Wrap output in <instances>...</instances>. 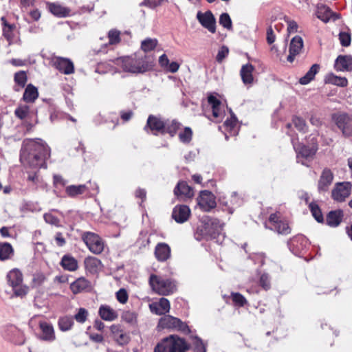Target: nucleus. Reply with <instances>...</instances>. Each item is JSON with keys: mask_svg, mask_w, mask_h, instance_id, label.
<instances>
[{"mask_svg": "<svg viewBox=\"0 0 352 352\" xmlns=\"http://www.w3.org/2000/svg\"><path fill=\"white\" fill-rule=\"evenodd\" d=\"M49 11L54 16L60 18L67 17L70 15L71 10L56 3H48Z\"/></svg>", "mask_w": 352, "mask_h": 352, "instance_id": "cd10ccee", "label": "nucleus"}, {"mask_svg": "<svg viewBox=\"0 0 352 352\" xmlns=\"http://www.w3.org/2000/svg\"><path fill=\"white\" fill-rule=\"evenodd\" d=\"M292 142L294 148L297 153L298 162H300V157H312L318 150L317 141L314 138H312L311 140V146L301 145L294 138L292 139ZM301 164H305L303 162H301Z\"/></svg>", "mask_w": 352, "mask_h": 352, "instance_id": "6e6552de", "label": "nucleus"}, {"mask_svg": "<svg viewBox=\"0 0 352 352\" xmlns=\"http://www.w3.org/2000/svg\"><path fill=\"white\" fill-rule=\"evenodd\" d=\"M180 126L181 124L175 120H173L170 123L165 122V129L163 131V134L168 133L171 137H173Z\"/></svg>", "mask_w": 352, "mask_h": 352, "instance_id": "a19ab883", "label": "nucleus"}, {"mask_svg": "<svg viewBox=\"0 0 352 352\" xmlns=\"http://www.w3.org/2000/svg\"><path fill=\"white\" fill-rule=\"evenodd\" d=\"M334 67L337 71L340 72L351 71L352 57L348 55H340L338 56L335 62Z\"/></svg>", "mask_w": 352, "mask_h": 352, "instance_id": "393cba45", "label": "nucleus"}, {"mask_svg": "<svg viewBox=\"0 0 352 352\" xmlns=\"http://www.w3.org/2000/svg\"><path fill=\"white\" fill-rule=\"evenodd\" d=\"M50 156L49 146L42 140H25L21 149L20 160L25 166L47 168L46 160Z\"/></svg>", "mask_w": 352, "mask_h": 352, "instance_id": "f257e3e1", "label": "nucleus"}, {"mask_svg": "<svg viewBox=\"0 0 352 352\" xmlns=\"http://www.w3.org/2000/svg\"><path fill=\"white\" fill-rule=\"evenodd\" d=\"M194 352H206V346L202 340L197 338L194 342Z\"/></svg>", "mask_w": 352, "mask_h": 352, "instance_id": "0e129e2a", "label": "nucleus"}, {"mask_svg": "<svg viewBox=\"0 0 352 352\" xmlns=\"http://www.w3.org/2000/svg\"><path fill=\"white\" fill-rule=\"evenodd\" d=\"M100 263V261L96 258H89L85 260V265L87 267H96Z\"/></svg>", "mask_w": 352, "mask_h": 352, "instance_id": "774afa93", "label": "nucleus"}, {"mask_svg": "<svg viewBox=\"0 0 352 352\" xmlns=\"http://www.w3.org/2000/svg\"><path fill=\"white\" fill-rule=\"evenodd\" d=\"M14 254L12 245L6 242L0 243V260L5 261L11 258Z\"/></svg>", "mask_w": 352, "mask_h": 352, "instance_id": "4c0bfd02", "label": "nucleus"}, {"mask_svg": "<svg viewBox=\"0 0 352 352\" xmlns=\"http://www.w3.org/2000/svg\"><path fill=\"white\" fill-rule=\"evenodd\" d=\"M116 65L120 66L126 72L142 74L150 70L152 61L146 54H135L131 56L120 57L116 60Z\"/></svg>", "mask_w": 352, "mask_h": 352, "instance_id": "f03ea898", "label": "nucleus"}, {"mask_svg": "<svg viewBox=\"0 0 352 352\" xmlns=\"http://www.w3.org/2000/svg\"><path fill=\"white\" fill-rule=\"evenodd\" d=\"M38 97V91L37 88L32 84H29L23 93V100L26 102H34Z\"/></svg>", "mask_w": 352, "mask_h": 352, "instance_id": "72a5a7b5", "label": "nucleus"}, {"mask_svg": "<svg viewBox=\"0 0 352 352\" xmlns=\"http://www.w3.org/2000/svg\"><path fill=\"white\" fill-rule=\"evenodd\" d=\"M260 285L265 290L270 288V280L267 274H263L260 277Z\"/></svg>", "mask_w": 352, "mask_h": 352, "instance_id": "680f3d73", "label": "nucleus"}, {"mask_svg": "<svg viewBox=\"0 0 352 352\" xmlns=\"http://www.w3.org/2000/svg\"><path fill=\"white\" fill-rule=\"evenodd\" d=\"M223 223L218 219L206 217L201 224L197 228L195 237L197 241L203 239H215L221 234Z\"/></svg>", "mask_w": 352, "mask_h": 352, "instance_id": "7ed1b4c3", "label": "nucleus"}, {"mask_svg": "<svg viewBox=\"0 0 352 352\" xmlns=\"http://www.w3.org/2000/svg\"><path fill=\"white\" fill-rule=\"evenodd\" d=\"M8 285L12 287L13 296L23 298L28 293L29 287L23 283V275L20 270L14 268L6 275Z\"/></svg>", "mask_w": 352, "mask_h": 352, "instance_id": "20e7f679", "label": "nucleus"}, {"mask_svg": "<svg viewBox=\"0 0 352 352\" xmlns=\"http://www.w3.org/2000/svg\"><path fill=\"white\" fill-rule=\"evenodd\" d=\"M82 239L89 250L95 254H100L104 250V243L101 238L93 232H85Z\"/></svg>", "mask_w": 352, "mask_h": 352, "instance_id": "1a4fd4ad", "label": "nucleus"}, {"mask_svg": "<svg viewBox=\"0 0 352 352\" xmlns=\"http://www.w3.org/2000/svg\"><path fill=\"white\" fill-rule=\"evenodd\" d=\"M28 181L31 182L32 184L30 185V187L34 190H37L38 184L40 182V178L36 172L30 173L28 176Z\"/></svg>", "mask_w": 352, "mask_h": 352, "instance_id": "603ef678", "label": "nucleus"}, {"mask_svg": "<svg viewBox=\"0 0 352 352\" xmlns=\"http://www.w3.org/2000/svg\"><path fill=\"white\" fill-rule=\"evenodd\" d=\"M88 311L85 308H80L74 316V319L79 323H84L87 318Z\"/></svg>", "mask_w": 352, "mask_h": 352, "instance_id": "13d9d810", "label": "nucleus"}, {"mask_svg": "<svg viewBox=\"0 0 352 352\" xmlns=\"http://www.w3.org/2000/svg\"><path fill=\"white\" fill-rule=\"evenodd\" d=\"M1 338L14 345L21 346L25 342V336L23 331L12 324H5L0 328Z\"/></svg>", "mask_w": 352, "mask_h": 352, "instance_id": "39448f33", "label": "nucleus"}, {"mask_svg": "<svg viewBox=\"0 0 352 352\" xmlns=\"http://www.w3.org/2000/svg\"><path fill=\"white\" fill-rule=\"evenodd\" d=\"M316 14L319 19L325 23L328 22L332 17H334V20L338 18V16H336L333 13L329 7L323 4L318 5Z\"/></svg>", "mask_w": 352, "mask_h": 352, "instance_id": "c85d7f7f", "label": "nucleus"}, {"mask_svg": "<svg viewBox=\"0 0 352 352\" xmlns=\"http://www.w3.org/2000/svg\"><path fill=\"white\" fill-rule=\"evenodd\" d=\"M293 124L295 127L300 132L305 133L307 131V125L305 121L299 118L295 117L292 120Z\"/></svg>", "mask_w": 352, "mask_h": 352, "instance_id": "5fc2aeb1", "label": "nucleus"}, {"mask_svg": "<svg viewBox=\"0 0 352 352\" xmlns=\"http://www.w3.org/2000/svg\"><path fill=\"white\" fill-rule=\"evenodd\" d=\"M109 43L111 45L116 44L120 42V32L117 30H110L108 34Z\"/></svg>", "mask_w": 352, "mask_h": 352, "instance_id": "bf43d9fd", "label": "nucleus"}, {"mask_svg": "<svg viewBox=\"0 0 352 352\" xmlns=\"http://www.w3.org/2000/svg\"><path fill=\"white\" fill-rule=\"evenodd\" d=\"M158 327L181 331L184 333H189L190 331L186 323L170 315H165L161 318L158 322Z\"/></svg>", "mask_w": 352, "mask_h": 352, "instance_id": "0eeeda50", "label": "nucleus"}, {"mask_svg": "<svg viewBox=\"0 0 352 352\" xmlns=\"http://www.w3.org/2000/svg\"><path fill=\"white\" fill-rule=\"evenodd\" d=\"M30 107L28 105H19L14 111V115L20 120L25 119L29 114Z\"/></svg>", "mask_w": 352, "mask_h": 352, "instance_id": "c03bdc74", "label": "nucleus"}, {"mask_svg": "<svg viewBox=\"0 0 352 352\" xmlns=\"http://www.w3.org/2000/svg\"><path fill=\"white\" fill-rule=\"evenodd\" d=\"M226 300L227 302H231L234 307H242V295L239 293L232 292L230 296Z\"/></svg>", "mask_w": 352, "mask_h": 352, "instance_id": "37998d69", "label": "nucleus"}, {"mask_svg": "<svg viewBox=\"0 0 352 352\" xmlns=\"http://www.w3.org/2000/svg\"><path fill=\"white\" fill-rule=\"evenodd\" d=\"M86 189L87 186L85 185H70L66 187L65 192L68 196L74 197L82 195Z\"/></svg>", "mask_w": 352, "mask_h": 352, "instance_id": "58836bf2", "label": "nucleus"}, {"mask_svg": "<svg viewBox=\"0 0 352 352\" xmlns=\"http://www.w3.org/2000/svg\"><path fill=\"white\" fill-rule=\"evenodd\" d=\"M190 215V210L188 206L186 205H177L173 210L172 217L179 223H183L188 221Z\"/></svg>", "mask_w": 352, "mask_h": 352, "instance_id": "dca6fc26", "label": "nucleus"}, {"mask_svg": "<svg viewBox=\"0 0 352 352\" xmlns=\"http://www.w3.org/2000/svg\"><path fill=\"white\" fill-rule=\"evenodd\" d=\"M174 194L177 197L191 198L194 196L193 189L185 182H179L174 189Z\"/></svg>", "mask_w": 352, "mask_h": 352, "instance_id": "5701e85b", "label": "nucleus"}, {"mask_svg": "<svg viewBox=\"0 0 352 352\" xmlns=\"http://www.w3.org/2000/svg\"><path fill=\"white\" fill-rule=\"evenodd\" d=\"M219 24L224 28L230 30L232 28V20L228 13H222L219 16Z\"/></svg>", "mask_w": 352, "mask_h": 352, "instance_id": "de8ad7c7", "label": "nucleus"}, {"mask_svg": "<svg viewBox=\"0 0 352 352\" xmlns=\"http://www.w3.org/2000/svg\"><path fill=\"white\" fill-rule=\"evenodd\" d=\"M325 83L337 85L341 87H345L348 85V80L344 77L337 76L333 74H329L325 76Z\"/></svg>", "mask_w": 352, "mask_h": 352, "instance_id": "f704fd0d", "label": "nucleus"}, {"mask_svg": "<svg viewBox=\"0 0 352 352\" xmlns=\"http://www.w3.org/2000/svg\"><path fill=\"white\" fill-rule=\"evenodd\" d=\"M237 122V118L232 113H231L230 118L227 119L225 121V126L228 130L230 131L231 134H235L236 130L235 127Z\"/></svg>", "mask_w": 352, "mask_h": 352, "instance_id": "09e8293b", "label": "nucleus"}, {"mask_svg": "<svg viewBox=\"0 0 352 352\" xmlns=\"http://www.w3.org/2000/svg\"><path fill=\"white\" fill-rule=\"evenodd\" d=\"M27 75L24 71H20L14 74V82L21 87H24L27 82Z\"/></svg>", "mask_w": 352, "mask_h": 352, "instance_id": "8fccbe9b", "label": "nucleus"}, {"mask_svg": "<svg viewBox=\"0 0 352 352\" xmlns=\"http://www.w3.org/2000/svg\"><path fill=\"white\" fill-rule=\"evenodd\" d=\"M39 327L41 330L40 339L44 341L53 342L56 339L53 326L45 321L39 322Z\"/></svg>", "mask_w": 352, "mask_h": 352, "instance_id": "4be33fe9", "label": "nucleus"}, {"mask_svg": "<svg viewBox=\"0 0 352 352\" xmlns=\"http://www.w3.org/2000/svg\"><path fill=\"white\" fill-rule=\"evenodd\" d=\"M114 339L120 345L125 344L129 341V336L126 333L123 332V331H121L120 333L118 334V337H116Z\"/></svg>", "mask_w": 352, "mask_h": 352, "instance_id": "69168bd1", "label": "nucleus"}, {"mask_svg": "<svg viewBox=\"0 0 352 352\" xmlns=\"http://www.w3.org/2000/svg\"><path fill=\"white\" fill-rule=\"evenodd\" d=\"M54 185L57 186L58 185L64 186L67 184V181H65L61 175H54Z\"/></svg>", "mask_w": 352, "mask_h": 352, "instance_id": "338daca9", "label": "nucleus"}, {"mask_svg": "<svg viewBox=\"0 0 352 352\" xmlns=\"http://www.w3.org/2000/svg\"><path fill=\"white\" fill-rule=\"evenodd\" d=\"M197 19L210 32L214 33L216 32V19L210 10L205 12L199 11L197 14Z\"/></svg>", "mask_w": 352, "mask_h": 352, "instance_id": "f8f14e48", "label": "nucleus"}, {"mask_svg": "<svg viewBox=\"0 0 352 352\" xmlns=\"http://www.w3.org/2000/svg\"><path fill=\"white\" fill-rule=\"evenodd\" d=\"M192 131L190 127H185L184 131L179 134V138L183 143H189L192 140Z\"/></svg>", "mask_w": 352, "mask_h": 352, "instance_id": "3c124183", "label": "nucleus"}, {"mask_svg": "<svg viewBox=\"0 0 352 352\" xmlns=\"http://www.w3.org/2000/svg\"><path fill=\"white\" fill-rule=\"evenodd\" d=\"M166 342L165 338H164L155 346L154 352H168V347Z\"/></svg>", "mask_w": 352, "mask_h": 352, "instance_id": "e2e57ef3", "label": "nucleus"}, {"mask_svg": "<svg viewBox=\"0 0 352 352\" xmlns=\"http://www.w3.org/2000/svg\"><path fill=\"white\" fill-rule=\"evenodd\" d=\"M303 47L302 38L299 36H294L289 45V54L287 56V60L292 63L296 55L300 54Z\"/></svg>", "mask_w": 352, "mask_h": 352, "instance_id": "f3484780", "label": "nucleus"}, {"mask_svg": "<svg viewBox=\"0 0 352 352\" xmlns=\"http://www.w3.org/2000/svg\"><path fill=\"white\" fill-rule=\"evenodd\" d=\"M254 80V67L249 63L243 65V84L251 85Z\"/></svg>", "mask_w": 352, "mask_h": 352, "instance_id": "473e14b6", "label": "nucleus"}, {"mask_svg": "<svg viewBox=\"0 0 352 352\" xmlns=\"http://www.w3.org/2000/svg\"><path fill=\"white\" fill-rule=\"evenodd\" d=\"M333 179V175L331 170L325 168L323 170L318 184V189L320 192L328 190L329 186Z\"/></svg>", "mask_w": 352, "mask_h": 352, "instance_id": "a211bd4d", "label": "nucleus"}, {"mask_svg": "<svg viewBox=\"0 0 352 352\" xmlns=\"http://www.w3.org/2000/svg\"><path fill=\"white\" fill-rule=\"evenodd\" d=\"M117 300L122 304H124L128 300V294L124 289H120L116 292Z\"/></svg>", "mask_w": 352, "mask_h": 352, "instance_id": "052dcab7", "label": "nucleus"}, {"mask_svg": "<svg viewBox=\"0 0 352 352\" xmlns=\"http://www.w3.org/2000/svg\"><path fill=\"white\" fill-rule=\"evenodd\" d=\"M98 314L101 318L106 321H113L118 318L117 312L108 305H101Z\"/></svg>", "mask_w": 352, "mask_h": 352, "instance_id": "7c9ffc66", "label": "nucleus"}, {"mask_svg": "<svg viewBox=\"0 0 352 352\" xmlns=\"http://www.w3.org/2000/svg\"><path fill=\"white\" fill-rule=\"evenodd\" d=\"M148 129L154 135H157L159 133L163 134L165 129V122L160 118L150 115L147 119L146 125L144 126V130L147 131Z\"/></svg>", "mask_w": 352, "mask_h": 352, "instance_id": "2eb2a0df", "label": "nucleus"}, {"mask_svg": "<svg viewBox=\"0 0 352 352\" xmlns=\"http://www.w3.org/2000/svg\"><path fill=\"white\" fill-rule=\"evenodd\" d=\"M168 347V352H186L189 348V344L183 338L177 336H170L165 338Z\"/></svg>", "mask_w": 352, "mask_h": 352, "instance_id": "9b49d317", "label": "nucleus"}, {"mask_svg": "<svg viewBox=\"0 0 352 352\" xmlns=\"http://www.w3.org/2000/svg\"><path fill=\"white\" fill-rule=\"evenodd\" d=\"M121 318L122 320L131 324H135L137 322L136 314L131 311H124L122 314Z\"/></svg>", "mask_w": 352, "mask_h": 352, "instance_id": "49530a36", "label": "nucleus"}, {"mask_svg": "<svg viewBox=\"0 0 352 352\" xmlns=\"http://www.w3.org/2000/svg\"><path fill=\"white\" fill-rule=\"evenodd\" d=\"M91 287L90 281L84 277L77 278L70 285V289L74 294L89 291Z\"/></svg>", "mask_w": 352, "mask_h": 352, "instance_id": "412c9836", "label": "nucleus"}, {"mask_svg": "<svg viewBox=\"0 0 352 352\" xmlns=\"http://www.w3.org/2000/svg\"><path fill=\"white\" fill-rule=\"evenodd\" d=\"M319 70L320 65L318 64H314L305 75L299 79V82L301 85L309 84L314 79L316 74L318 73Z\"/></svg>", "mask_w": 352, "mask_h": 352, "instance_id": "c9c22d12", "label": "nucleus"}, {"mask_svg": "<svg viewBox=\"0 0 352 352\" xmlns=\"http://www.w3.org/2000/svg\"><path fill=\"white\" fill-rule=\"evenodd\" d=\"M208 102L212 109L213 117L217 120V121L221 120L224 116V111L221 108V102L212 95L208 97Z\"/></svg>", "mask_w": 352, "mask_h": 352, "instance_id": "aec40b11", "label": "nucleus"}, {"mask_svg": "<svg viewBox=\"0 0 352 352\" xmlns=\"http://www.w3.org/2000/svg\"><path fill=\"white\" fill-rule=\"evenodd\" d=\"M351 190V184L350 182L338 183L332 190L331 197L336 201H344L349 196Z\"/></svg>", "mask_w": 352, "mask_h": 352, "instance_id": "ddd939ff", "label": "nucleus"}, {"mask_svg": "<svg viewBox=\"0 0 352 352\" xmlns=\"http://www.w3.org/2000/svg\"><path fill=\"white\" fill-rule=\"evenodd\" d=\"M61 266L66 270L74 272L78 268L77 261L70 255L63 256L60 262Z\"/></svg>", "mask_w": 352, "mask_h": 352, "instance_id": "e433bc0d", "label": "nucleus"}, {"mask_svg": "<svg viewBox=\"0 0 352 352\" xmlns=\"http://www.w3.org/2000/svg\"><path fill=\"white\" fill-rule=\"evenodd\" d=\"M339 40L342 46H349L351 41V34L349 32H340L339 34Z\"/></svg>", "mask_w": 352, "mask_h": 352, "instance_id": "6e6d98bb", "label": "nucleus"}, {"mask_svg": "<svg viewBox=\"0 0 352 352\" xmlns=\"http://www.w3.org/2000/svg\"><path fill=\"white\" fill-rule=\"evenodd\" d=\"M43 218L45 221L47 223L51 224L52 226H55L56 227L60 226V220L58 217L53 215L52 213L48 212L45 213L43 215Z\"/></svg>", "mask_w": 352, "mask_h": 352, "instance_id": "4d7b16f0", "label": "nucleus"}, {"mask_svg": "<svg viewBox=\"0 0 352 352\" xmlns=\"http://www.w3.org/2000/svg\"><path fill=\"white\" fill-rule=\"evenodd\" d=\"M149 283L154 292L160 295L167 296L176 291L175 281L160 276L152 274L149 278Z\"/></svg>", "mask_w": 352, "mask_h": 352, "instance_id": "423d86ee", "label": "nucleus"}, {"mask_svg": "<svg viewBox=\"0 0 352 352\" xmlns=\"http://www.w3.org/2000/svg\"><path fill=\"white\" fill-rule=\"evenodd\" d=\"M229 54V49L226 45H222L218 50L216 56V60L221 63L228 56Z\"/></svg>", "mask_w": 352, "mask_h": 352, "instance_id": "864d4df0", "label": "nucleus"}, {"mask_svg": "<svg viewBox=\"0 0 352 352\" xmlns=\"http://www.w3.org/2000/svg\"><path fill=\"white\" fill-rule=\"evenodd\" d=\"M157 44V39L148 38L142 41L141 48L144 52H149L154 50Z\"/></svg>", "mask_w": 352, "mask_h": 352, "instance_id": "79ce46f5", "label": "nucleus"}, {"mask_svg": "<svg viewBox=\"0 0 352 352\" xmlns=\"http://www.w3.org/2000/svg\"><path fill=\"white\" fill-rule=\"evenodd\" d=\"M270 222L273 223V228L278 234H288L290 233V228L285 221H278V218L276 214H272L270 217Z\"/></svg>", "mask_w": 352, "mask_h": 352, "instance_id": "b1692460", "label": "nucleus"}, {"mask_svg": "<svg viewBox=\"0 0 352 352\" xmlns=\"http://www.w3.org/2000/svg\"><path fill=\"white\" fill-rule=\"evenodd\" d=\"M336 124L344 136H352V116L345 113L338 115L336 118Z\"/></svg>", "mask_w": 352, "mask_h": 352, "instance_id": "4468645a", "label": "nucleus"}, {"mask_svg": "<svg viewBox=\"0 0 352 352\" xmlns=\"http://www.w3.org/2000/svg\"><path fill=\"white\" fill-rule=\"evenodd\" d=\"M309 207L316 220L318 222H322L323 221V216L318 204L312 202L309 204Z\"/></svg>", "mask_w": 352, "mask_h": 352, "instance_id": "a18cd8bd", "label": "nucleus"}, {"mask_svg": "<svg viewBox=\"0 0 352 352\" xmlns=\"http://www.w3.org/2000/svg\"><path fill=\"white\" fill-rule=\"evenodd\" d=\"M197 205L204 212H210L217 206L216 197L209 190H201L197 198Z\"/></svg>", "mask_w": 352, "mask_h": 352, "instance_id": "9d476101", "label": "nucleus"}, {"mask_svg": "<svg viewBox=\"0 0 352 352\" xmlns=\"http://www.w3.org/2000/svg\"><path fill=\"white\" fill-rule=\"evenodd\" d=\"M1 21H2L3 24V35L6 38V40L8 41L9 45H10L12 43V41L14 37V30L16 28V25L14 24H10L8 23L6 18L4 16H2L1 18Z\"/></svg>", "mask_w": 352, "mask_h": 352, "instance_id": "c756f323", "label": "nucleus"}, {"mask_svg": "<svg viewBox=\"0 0 352 352\" xmlns=\"http://www.w3.org/2000/svg\"><path fill=\"white\" fill-rule=\"evenodd\" d=\"M54 64L59 72L65 74H71L74 72V64L69 59L58 57Z\"/></svg>", "mask_w": 352, "mask_h": 352, "instance_id": "6ab92c4d", "label": "nucleus"}, {"mask_svg": "<svg viewBox=\"0 0 352 352\" xmlns=\"http://www.w3.org/2000/svg\"><path fill=\"white\" fill-rule=\"evenodd\" d=\"M343 217V211L336 210L331 211L327 216L326 221L328 226L331 227H337L342 221Z\"/></svg>", "mask_w": 352, "mask_h": 352, "instance_id": "2f4dec72", "label": "nucleus"}, {"mask_svg": "<svg viewBox=\"0 0 352 352\" xmlns=\"http://www.w3.org/2000/svg\"><path fill=\"white\" fill-rule=\"evenodd\" d=\"M58 324L60 331H69L74 324V318L68 316L61 317L58 320Z\"/></svg>", "mask_w": 352, "mask_h": 352, "instance_id": "ea45409f", "label": "nucleus"}, {"mask_svg": "<svg viewBox=\"0 0 352 352\" xmlns=\"http://www.w3.org/2000/svg\"><path fill=\"white\" fill-rule=\"evenodd\" d=\"M151 311L157 315H164L170 310V302L168 299L161 298L158 302L150 305Z\"/></svg>", "mask_w": 352, "mask_h": 352, "instance_id": "a878e982", "label": "nucleus"}, {"mask_svg": "<svg viewBox=\"0 0 352 352\" xmlns=\"http://www.w3.org/2000/svg\"><path fill=\"white\" fill-rule=\"evenodd\" d=\"M155 255L157 261L164 262L170 256V248L165 243L157 244L155 248Z\"/></svg>", "mask_w": 352, "mask_h": 352, "instance_id": "bb28decb", "label": "nucleus"}]
</instances>
